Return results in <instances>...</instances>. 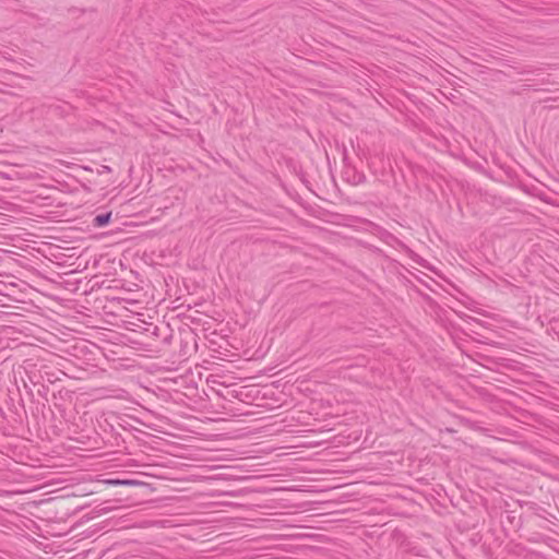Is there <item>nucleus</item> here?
Returning a JSON list of instances; mask_svg holds the SVG:
<instances>
[{"instance_id":"obj_1","label":"nucleus","mask_w":559,"mask_h":559,"mask_svg":"<svg viewBox=\"0 0 559 559\" xmlns=\"http://www.w3.org/2000/svg\"><path fill=\"white\" fill-rule=\"evenodd\" d=\"M111 213L98 214L94 218V225L97 227L105 226L109 223Z\"/></svg>"},{"instance_id":"obj_3","label":"nucleus","mask_w":559,"mask_h":559,"mask_svg":"<svg viewBox=\"0 0 559 559\" xmlns=\"http://www.w3.org/2000/svg\"><path fill=\"white\" fill-rule=\"evenodd\" d=\"M115 483L116 484H131V481H129V480H123V481L116 480Z\"/></svg>"},{"instance_id":"obj_2","label":"nucleus","mask_w":559,"mask_h":559,"mask_svg":"<svg viewBox=\"0 0 559 559\" xmlns=\"http://www.w3.org/2000/svg\"><path fill=\"white\" fill-rule=\"evenodd\" d=\"M22 178H25V179H28V180H34V179H37L39 178V175L36 174V173H32V171H26L22 175Z\"/></svg>"},{"instance_id":"obj_4","label":"nucleus","mask_w":559,"mask_h":559,"mask_svg":"<svg viewBox=\"0 0 559 559\" xmlns=\"http://www.w3.org/2000/svg\"><path fill=\"white\" fill-rule=\"evenodd\" d=\"M103 171H110V168L108 166H103Z\"/></svg>"}]
</instances>
